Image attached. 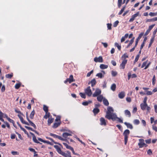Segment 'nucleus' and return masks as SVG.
Instances as JSON below:
<instances>
[{"label": "nucleus", "instance_id": "nucleus-1", "mask_svg": "<svg viewBox=\"0 0 157 157\" xmlns=\"http://www.w3.org/2000/svg\"><path fill=\"white\" fill-rule=\"evenodd\" d=\"M114 110L113 108L110 106H109L107 108V111L106 112V115L105 116V117L109 120L111 119L113 115H115V114L113 113Z\"/></svg>", "mask_w": 157, "mask_h": 157}, {"label": "nucleus", "instance_id": "nucleus-2", "mask_svg": "<svg viewBox=\"0 0 157 157\" xmlns=\"http://www.w3.org/2000/svg\"><path fill=\"white\" fill-rule=\"evenodd\" d=\"M130 134V131L128 129L125 130L123 134L124 136V144L126 145L127 143L128 135Z\"/></svg>", "mask_w": 157, "mask_h": 157}, {"label": "nucleus", "instance_id": "nucleus-3", "mask_svg": "<svg viewBox=\"0 0 157 157\" xmlns=\"http://www.w3.org/2000/svg\"><path fill=\"white\" fill-rule=\"evenodd\" d=\"M141 109L142 110H144L146 109L147 110V112H150V111L151 109V107L148 106L147 104H142L140 105Z\"/></svg>", "mask_w": 157, "mask_h": 157}, {"label": "nucleus", "instance_id": "nucleus-4", "mask_svg": "<svg viewBox=\"0 0 157 157\" xmlns=\"http://www.w3.org/2000/svg\"><path fill=\"white\" fill-rule=\"evenodd\" d=\"M75 81V80L74 78L73 75H71L69 77V78H67L64 81V83L65 84H67V83L68 82L69 83H71Z\"/></svg>", "mask_w": 157, "mask_h": 157}, {"label": "nucleus", "instance_id": "nucleus-5", "mask_svg": "<svg viewBox=\"0 0 157 157\" xmlns=\"http://www.w3.org/2000/svg\"><path fill=\"white\" fill-rule=\"evenodd\" d=\"M111 119L113 121H115L117 120L118 122L120 123H123L122 120L120 118L117 117V115L116 114L115 115H113V117H112Z\"/></svg>", "mask_w": 157, "mask_h": 157}, {"label": "nucleus", "instance_id": "nucleus-6", "mask_svg": "<svg viewBox=\"0 0 157 157\" xmlns=\"http://www.w3.org/2000/svg\"><path fill=\"white\" fill-rule=\"evenodd\" d=\"M85 94L89 96H90L92 94V92L90 86H88L85 90Z\"/></svg>", "mask_w": 157, "mask_h": 157}, {"label": "nucleus", "instance_id": "nucleus-7", "mask_svg": "<svg viewBox=\"0 0 157 157\" xmlns=\"http://www.w3.org/2000/svg\"><path fill=\"white\" fill-rule=\"evenodd\" d=\"M101 93V90L99 89H97L96 90L95 92L93 94V97H96L97 96L100 95V94Z\"/></svg>", "mask_w": 157, "mask_h": 157}, {"label": "nucleus", "instance_id": "nucleus-8", "mask_svg": "<svg viewBox=\"0 0 157 157\" xmlns=\"http://www.w3.org/2000/svg\"><path fill=\"white\" fill-rule=\"evenodd\" d=\"M127 62V60L126 59H123L120 65V67L121 69H124L125 66Z\"/></svg>", "mask_w": 157, "mask_h": 157}, {"label": "nucleus", "instance_id": "nucleus-9", "mask_svg": "<svg viewBox=\"0 0 157 157\" xmlns=\"http://www.w3.org/2000/svg\"><path fill=\"white\" fill-rule=\"evenodd\" d=\"M50 136L53 137L54 138H58L60 140H61L64 141L65 140V139L63 138H62L61 136H59L58 135H56V134H54L51 133L50 134Z\"/></svg>", "mask_w": 157, "mask_h": 157}, {"label": "nucleus", "instance_id": "nucleus-10", "mask_svg": "<svg viewBox=\"0 0 157 157\" xmlns=\"http://www.w3.org/2000/svg\"><path fill=\"white\" fill-rule=\"evenodd\" d=\"M139 143L138 144V145L140 148H142L144 147V145L145 144L144 142V140L143 139H141L139 140Z\"/></svg>", "mask_w": 157, "mask_h": 157}, {"label": "nucleus", "instance_id": "nucleus-11", "mask_svg": "<svg viewBox=\"0 0 157 157\" xmlns=\"http://www.w3.org/2000/svg\"><path fill=\"white\" fill-rule=\"evenodd\" d=\"M95 62L101 63L103 62V59L101 56H99L98 57H95L94 59Z\"/></svg>", "mask_w": 157, "mask_h": 157}, {"label": "nucleus", "instance_id": "nucleus-12", "mask_svg": "<svg viewBox=\"0 0 157 157\" xmlns=\"http://www.w3.org/2000/svg\"><path fill=\"white\" fill-rule=\"evenodd\" d=\"M139 12H137L136 13L132 15L131 18L129 19V22H132L135 20V18L139 15Z\"/></svg>", "mask_w": 157, "mask_h": 157}, {"label": "nucleus", "instance_id": "nucleus-13", "mask_svg": "<svg viewBox=\"0 0 157 157\" xmlns=\"http://www.w3.org/2000/svg\"><path fill=\"white\" fill-rule=\"evenodd\" d=\"M100 124L101 125L106 126V121L104 118L101 117L100 118Z\"/></svg>", "mask_w": 157, "mask_h": 157}, {"label": "nucleus", "instance_id": "nucleus-14", "mask_svg": "<svg viewBox=\"0 0 157 157\" xmlns=\"http://www.w3.org/2000/svg\"><path fill=\"white\" fill-rule=\"evenodd\" d=\"M17 116H18V117H19V118H20V120L22 123H23V124H25L28 125H29V124L28 123L25 121H24V120L23 118L21 116V115H20L19 114H18Z\"/></svg>", "mask_w": 157, "mask_h": 157}, {"label": "nucleus", "instance_id": "nucleus-15", "mask_svg": "<svg viewBox=\"0 0 157 157\" xmlns=\"http://www.w3.org/2000/svg\"><path fill=\"white\" fill-rule=\"evenodd\" d=\"M144 35L143 33H140L138 37L137 38L136 40V42H135V46H136L137 45L138 43L139 40L141 39L142 37V36Z\"/></svg>", "mask_w": 157, "mask_h": 157}, {"label": "nucleus", "instance_id": "nucleus-16", "mask_svg": "<svg viewBox=\"0 0 157 157\" xmlns=\"http://www.w3.org/2000/svg\"><path fill=\"white\" fill-rule=\"evenodd\" d=\"M29 123V125L33 127L35 129H36V127L35 124L33 123L29 119L28 116L26 117Z\"/></svg>", "mask_w": 157, "mask_h": 157}, {"label": "nucleus", "instance_id": "nucleus-17", "mask_svg": "<svg viewBox=\"0 0 157 157\" xmlns=\"http://www.w3.org/2000/svg\"><path fill=\"white\" fill-rule=\"evenodd\" d=\"M54 147L56 149V150L57 152L59 154H61L63 152L62 151L60 147L58 145H54Z\"/></svg>", "mask_w": 157, "mask_h": 157}, {"label": "nucleus", "instance_id": "nucleus-18", "mask_svg": "<svg viewBox=\"0 0 157 157\" xmlns=\"http://www.w3.org/2000/svg\"><path fill=\"white\" fill-rule=\"evenodd\" d=\"M30 134L32 135L33 136V140L34 142L36 143H40V142L38 141L36 139L35 136L33 133L30 132Z\"/></svg>", "mask_w": 157, "mask_h": 157}, {"label": "nucleus", "instance_id": "nucleus-19", "mask_svg": "<svg viewBox=\"0 0 157 157\" xmlns=\"http://www.w3.org/2000/svg\"><path fill=\"white\" fill-rule=\"evenodd\" d=\"M54 119L52 118V116L49 117L48 121V125L50 126L51 124L54 121Z\"/></svg>", "mask_w": 157, "mask_h": 157}, {"label": "nucleus", "instance_id": "nucleus-20", "mask_svg": "<svg viewBox=\"0 0 157 157\" xmlns=\"http://www.w3.org/2000/svg\"><path fill=\"white\" fill-rule=\"evenodd\" d=\"M124 123L127 126L128 128H129L130 129H132L133 128V126L131 124L128 123L127 122H124Z\"/></svg>", "mask_w": 157, "mask_h": 157}, {"label": "nucleus", "instance_id": "nucleus-21", "mask_svg": "<svg viewBox=\"0 0 157 157\" xmlns=\"http://www.w3.org/2000/svg\"><path fill=\"white\" fill-rule=\"evenodd\" d=\"M125 96L124 92H121L118 94V97L121 99L123 98Z\"/></svg>", "mask_w": 157, "mask_h": 157}, {"label": "nucleus", "instance_id": "nucleus-22", "mask_svg": "<svg viewBox=\"0 0 157 157\" xmlns=\"http://www.w3.org/2000/svg\"><path fill=\"white\" fill-rule=\"evenodd\" d=\"M124 114L126 116H128V117H130L131 116V114L130 112L127 109L125 110L124 111Z\"/></svg>", "mask_w": 157, "mask_h": 157}, {"label": "nucleus", "instance_id": "nucleus-23", "mask_svg": "<svg viewBox=\"0 0 157 157\" xmlns=\"http://www.w3.org/2000/svg\"><path fill=\"white\" fill-rule=\"evenodd\" d=\"M93 112L95 115L97 114L100 112V110L98 108H94L93 110Z\"/></svg>", "mask_w": 157, "mask_h": 157}, {"label": "nucleus", "instance_id": "nucleus-24", "mask_svg": "<svg viewBox=\"0 0 157 157\" xmlns=\"http://www.w3.org/2000/svg\"><path fill=\"white\" fill-rule=\"evenodd\" d=\"M134 39H135V37H133L132 38V39L130 40L129 41V43L128 44V45L126 47V48H128L130 46H131L132 45V43H133V42L134 41Z\"/></svg>", "mask_w": 157, "mask_h": 157}, {"label": "nucleus", "instance_id": "nucleus-25", "mask_svg": "<svg viewBox=\"0 0 157 157\" xmlns=\"http://www.w3.org/2000/svg\"><path fill=\"white\" fill-rule=\"evenodd\" d=\"M63 136L65 138H66L68 136H71L72 135L71 134L67 133V132H64L63 134Z\"/></svg>", "mask_w": 157, "mask_h": 157}, {"label": "nucleus", "instance_id": "nucleus-26", "mask_svg": "<svg viewBox=\"0 0 157 157\" xmlns=\"http://www.w3.org/2000/svg\"><path fill=\"white\" fill-rule=\"evenodd\" d=\"M100 67L101 69H106L108 67V65L101 64L100 66Z\"/></svg>", "mask_w": 157, "mask_h": 157}, {"label": "nucleus", "instance_id": "nucleus-27", "mask_svg": "<svg viewBox=\"0 0 157 157\" xmlns=\"http://www.w3.org/2000/svg\"><path fill=\"white\" fill-rule=\"evenodd\" d=\"M103 102L104 105L106 106H108L109 105V102L107 99L104 98L103 99Z\"/></svg>", "mask_w": 157, "mask_h": 157}, {"label": "nucleus", "instance_id": "nucleus-28", "mask_svg": "<svg viewBox=\"0 0 157 157\" xmlns=\"http://www.w3.org/2000/svg\"><path fill=\"white\" fill-rule=\"evenodd\" d=\"M90 83H91V85L92 87L94 86L96 83V80L95 78L93 79L90 81Z\"/></svg>", "mask_w": 157, "mask_h": 157}, {"label": "nucleus", "instance_id": "nucleus-29", "mask_svg": "<svg viewBox=\"0 0 157 157\" xmlns=\"http://www.w3.org/2000/svg\"><path fill=\"white\" fill-rule=\"evenodd\" d=\"M35 114V112L34 110H33L32 112H31V113L30 114V118L32 119H33L34 118V116Z\"/></svg>", "mask_w": 157, "mask_h": 157}, {"label": "nucleus", "instance_id": "nucleus-30", "mask_svg": "<svg viewBox=\"0 0 157 157\" xmlns=\"http://www.w3.org/2000/svg\"><path fill=\"white\" fill-rule=\"evenodd\" d=\"M60 124V122L55 123L52 126V128H56L58 127Z\"/></svg>", "mask_w": 157, "mask_h": 157}, {"label": "nucleus", "instance_id": "nucleus-31", "mask_svg": "<svg viewBox=\"0 0 157 157\" xmlns=\"http://www.w3.org/2000/svg\"><path fill=\"white\" fill-rule=\"evenodd\" d=\"M63 145L65 146L66 148L67 149H69L70 150L73 148L72 147L68 145L67 143H63Z\"/></svg>", "mask_w": 157, "mask_h": 157}, {"label": "nucleus", "instance_id": "nucleus-32", "mask_svg": "<svg viewBox=\"0 0 157 157\" xmlns=\"http://www.w3.org/2000/svg\"><path fill=\"white\" fill-rule=\"evenodd\" d=\"M43 110L44 111L45 113H47L48 112V107L46 105H44L43 108Z\"/></svg>", "mask_w": 157, "mask_h": 157}, {"label": "nucleus", "instance_id": "nucleus-33", "mask_svg": "<svg viewBox=\"0 0 157 157\" xmlns=\"http://www.w3.org/2000/svg\"><path fill=\"white\" fill-rule=\"evenodd\" d=\"M103 99V97L102 95H99L97 97V99L98 101L101 102Z\"/></svg>", "mask_w": 157, "mask_h": 157}, {"label": "nucleus", "instance_id": "nucleus-34", "mask_svg": "<svg viewBox=\"0 0 157 157\" xmlns=\"http://www.w3.org/2000/svg\"><path fill=\"white\" fill-rule=\"evenodd\" d=\"M116 86L115 83L113 84L111 86V89L113 91H114L116 89Z\"/></svg>", "mask_w": 157, "mask_h": 157}, {"label": "nucleus", "instance_id": "nucleus-35", "mask_svg": "<svg viewBox=\"0 0 157 157\" xmlns=\"http://www.w3.org/2000/svg\"><path fill=\"white\" fill-rule=\"evenodd\" d=\"M92 102V101H85L83 102L82 103V105L84 106L87 105L89 103H91Z\"/></svg>", "mask_w": 157, "mask_h": 157}, {"label": "nucleus", "instance_id": "nucleus-36", "mask_svg": "<svg viewBox=\"0 0 157 157\" xmlns=\"http://www.w3.org/2000/svg\"><path fill=\"white\" fill-rule=\"evenodd\" d=\"M50 114L49 112L47 113H45V115L44 116V118L45 119H47L48 118H49Z\"/></svg>", "mask_w": 157, "mask_h": 157}, {"label": "nucleus", "instance_id": "nucleus-37", "mask_svg": "<svg viewBox=\"0 0 157 157\" xmlns=\"http://www.w3.org/2000/svg\"><path fill=\"white\" fill-rule=\"evenodd\" d=\"M96 76H98L99 78H101L104 77V75L101 73H99L97 74L96 75Z\"/></svg>", "mask_w": 157, "mask_h": 157}, {"label": "nucleus", "instance_id": "nucleus-38", "mask_svg": "<svg viewBox=\"0 0 157 157\" xmlns=\"http://www.w3.org/2000/svg\"><path fill=\"white\" fill-rule=\"evenodd\" d=\"M13 73H11V74H6V77L7 78H11L13 77Z\"/></svg>", "mask_w": 157, "mask_h": 157}, {"label": "nucleus", "instance_id": "nucleus-39", "mask_svg": "<svg viewBox=\"0 0 157 157\" xmlns=\"http://www.w3.org/2000/svg\"><path fill=\"white\" fill-rule=\"evenodd\" d=\"M115 45L116 47L119 50H121V45H119L118 43H115Z\"/></svg>", "mask_w": 157, "mask_h": 157}, {"label": "nucleus", "instance_id": "nucleus-40", "mask_svg": "<svg viewBox=\"0 0 157 157\" xmlns=\"http://www.w3.org/2000/svg\"><path fill=\"white\" fill-rule=\"evenodd\" d=\"M7 119L10 123H12L13 124V125H14V124H15L14 121L13 120L10 119V117H7Z\"/></svg>", "mask_w": 157, "mask_h": 157}, {"label": "nucleus", "instance_id": "nucleus-41", "mask_svg": "<svg viewBox=\"0 0 157 157\" xmlns=\"http://www.w3.org/2000/svg\"><path fill=\"white\" fill-rule=\"evenodd\" d=\"M126 6H124L122 9L118 13V15H121L123 12L124 11V10H125V8Z\"/></svg>", "mask_w": 157, "mask_h": 157}, {"label": "nucleus", "instance_id": "nucleus-42", "mask_svg": "<svg viewBox=\"0 0 157 157\" xmlns=\"http://www.w3.org/2000/svg\"><path fill=\"white\" fill-rule=\"evenodd\" d=\"M128 56L126 53H124L121 57V58L124 59H126V58H128Z\"/></svg>", "mask_w": 157, "mask_h": 157}, {"label": "nucleus", "instance_id": "nucleus-43", "mask_svg": "<svg viewBox=\"0 0 157 157\" xmlns=\"http://www.w3.org/2000/svg\"><path fill=\"white\" fill-rule=\"evenodd\" d=\"M155 75H154L153 76L152 79V83L153 85H155Z\"/></svg>", "mask_w": 157, "mask_h": 157}, {"label": "nucleus", "instance_id": "nucleus-44", "mask_svg": "<svg viewBox=\"0 0 157 157\" xmlns=\"http://www.w3.org/2000/svg\"><path fill=\"white\" fill-rule=\"evenodd\" d=\"M21 84L20 83H17L15 84V88L16 89H18L21 86Z\"/></svg>", "mask_w": 157, "mask_h": 157}, {"label": "nucleus", "instance_id": "nucleus-45", "mask_svg": "<svg viewBox=\"0 0 157 157\" xmlns=\"http://www.w3.org/2000/svg\"><path fill=\"white\" fill-rule=\"evenodd\" d=\"M133 123L135 124L138 125L140 124V122L139 120L135 119Z\"/></svg>", "mask_w": 157, "mask_h": 157}, {"label": "nucleus", "instance_id": "nucleus-46", "mask_svg": "<svg viewBox=\"0 0 157 157\" xmlns=\"http://www.w3.org/2000/svg\"><path fill=\"white\" fill-rule=\"evenodd\" d=\"M79 95L82 98L85 99L86 98V96L84 93H80Z\"/></svg>", "mask_w": 157, "mask_h": 157}, {"label": "nucleus", "instance_id": "nucleus-47", "mask_svg": "<svg viewBox=\"0 0 157 157\" xmlns=\"http://www.w3.org/2000/svg\"><path fill=\"white\" fill-rule=\"evenodd\" d=\"M112 75L113 76H115L117 74V73L116 71H112L111 72Z\"/></svg>", "mask_w": 157, "mask_h": 157}, {"label": "nucleus", "instance_id": "nucleus-48", "mask_svg": "<svg viewBox=\"0 0 157 157\" xmlns=\"http://www.w3.org/2000/svg\"><path fill=\"white\" fill-rule=\"evenodd\" d=\"M139 57H140V55L139 54H138L136 57L135 58V60H134V63H135L136 62H137L139 59Z\"/></svg>", "mask_w": 157, "mask_h": 157}, {"label": "nucleus", "instance_id": "nucleus-49", "mask_svg": "<svg viewBox=\"0 0 157 157\" xmlns=\"http://www.w3.org/2000/svg\"><path fill=\"white\" fill-rule=\"evenodd\" d=\"M18 126L20 127V128L21 129L22 131H24L25 133H26V130L25 128H23L22 127V126H21V124H19L18 125Z\"/></svg>", "mask_w": 157, "mask_h": 157}, {"label": "nucleus", "instance_id": "nucleus-50", "mask_svg": "<svg viewBox=\"0 0 157 157\" xmlns=\"http://www.w3.org/2000/svg\"><path fill=\"white\" fill-rule=\"evenodd\" d=\"M119 21H116L113 24V26L114 27H116L119 23Z\"/></svg>", "mask_w": 157, "mask_h": 157}, {"label": "nucleus", "instance_id": "nucleus-51", "mask_svg": "<svg viewBox=\"0 0 157 157\" xmlns=\"http://www.w3.org/2000/svg\"><path fill=\"white\" fill-rule=\"evenodd\" d=\"M147 154L150 155H151L152 154V152L151 149H149L147 151Z\"/></svg>", "mask_w": 157, "mask_h": 157}, {"label": "nucleus", "instance_id": "nucleus-52", "mask_svg": "<svg viewBox=\"0 0 157 157\" xmlns=\"http://www.w3.org/2000/svg\"><path fill=\"white\" fill-rule=\"evenodd\" d=\"M155 25L154 24L150 25V26H149L148 29L150 31L153 28V27L155 26Z\"/></svg>", "mask_w": 157, "mask_h": 157}, {"label": "nucleus", "instance_id": "nucleus-53", "mask_svg": "<svg viewBox=\"0 0 157 157\" xmlns=\"http://www.w3.org/2000/svg\"><path fill=\"white\" fill-rule=\"evenodd\" d=\"M93 73V70H92L91 71H90L88 73H87V75H86L87 77H90V76Z\"/></svg>", "mask_w": 157, "mask_h": 157}, {"label": "nucleus", "instance_id": "nucleus-54", "mask_svg": "<svg viewBox=\"0 0 157 157\" xmlns=\"http://www.w3.org/2000/svg\"><path fill=\"white\" fill-rule=\"evenodd\" d=\"M152 128L153 130L157 132V127L154 124L152 125Z\"/></svg>", "mask_w": 157, "mask_h": 157}, {"label": "nucleus", "instance_id": "nucleus-55", "mask_svg": "<svg viewBox=\"0 0 157 157\" xmlns=\"http://www.w3.org/2000/svg\"><path fill=\"white\" fill-rule=\"evenodd\" d=\"M25 127L27 129L29 130H31V131H32L33 132V131H34V129H33L31 127H28V126H25Z\"/></svg>", "mask_w": 157, "mask_h": 157}, {"label": "nucleus", "instance_id": "nucleus-56", "mask_svg": "<svg viewBox=\"0 0 157 157\" xmlns=\"http://www.w3.org/2000/svg\"><path fill=\"white\" fill-rule=\"evenodd\" d=\"M29 150L31 152H33L34 153V154H35L36 153V151H35V150L34 149L31 148H29Z\"/></svg>", "mask_w": 157, "mask_h": 157}, {"label": "nucleus", "instance_id": "nucleus-57", "mask_svg": "<svg viewBox=\"0 0 157 157\" xmlns=\"http://www.w3.org/2000/svg\"><path fill=\"white\" fill-rule=\"evenodd\" d=\"M147 60L146 61L144 62L142 64V65L141 66V68H143L145 66H146V64L147 63Z\"/></svg>", "mask_w": 157, "mask_h": 157}, {"label": "nucleus", "instance_id": "nucleus-58", "mask_svg": "<svg viewBox=\"0 0 157 157\" xmlns=\"http://www.w3.org/2000/svg\"><path fill=\"white\" fill-rule=\"evenodd\" d=\"M15 111L17 113L20 114L21 115H23V114L21 112L20 110H18V109H15Z\"/></svg>", "mask_w": 157, "mask_h": 157}, {"label": "nucleus", "instance_id": "nucleus-59", "mask_svg": "<svg viewBox=\"0 0 157 157\" xmlns=\"http://www.w3.org/2000/svg\"><path fill=\"white\" fill-rule=\"evenodd\" d=\"M147 97H145L144 99L143 103H141L142 104H147Z\"/></svg>", "mask_w": 157, "mask_h": 157}, {"label": "nucleus", "instance_id": "nucleus-60", "mask_svg": "<svg viewBox=\"0 0 157 157\" xmlns=\"http://www.w3.org/2000/svg\"><path fill=\"white\" fill-rule=\"evenodd\" d=\"M46 138L50 140H51L55 144H58V143H57L56 142H55L53 140V139H52L51 138H50V137H46Z\"/></svg>", "mask_w": 157, "mask_h": 157}, {"label": "nucleus", "instance_id": "nucleus-61", "mask_svg": "<svg viewBox=\"0 0 157 157\" xmlns=\"http://www.w3.org/2000/svg\"><path fill=\"white\" fill-rule=\"evenodd\" d=\"M107 28L108 29L111 30L112 29L111 24L108 23L107 24Z\"/></svg>", "mask_w": 157, "mask_h": 157}, {"label": "nucleus", "instance_id": "nucleus-62", "mask_svg": "<svg viewBox=\"0 0 157 157\" xmlns=\"http://www.w3.org/2000/svg\"><path fill=\"white\" fill-rule=\"evenodd\" d=\"M5 87L4 85H3L1 88V91L2 92H4L5 91Z\"/></svg>", "mask_w": 157, "mask_h": 157}, {"label": "nucleus", "instance_id": "nucleus-63", "mask_svg": "<svg viewBox=\"0 0 157 157\" xmlns=\"http://www.w3.org/2000/svg\"><path fill=\"white\" fill-rule=\"evenodd\" d=\"M157 32V27L154 30V31L153 32V36L154 37H155V35Z\"/></svg>", "mask_w": 157, "mask_h": 157}, {"label": "nucleus", "instance_id": "nucleus-64", "mask_svg": "<svg viewBox=\"0 0 157 157\" xmlns=\"http://www.w3.org/2000/svg\"><path fill=\"white\" fill-rule=\"evenodd\" d=\"M111 63L113 66H115L116 65V63L114 60H112Z\"/></svg>", "mask_w": 157, "mask_h": 157}]
</instances>
